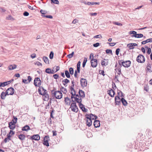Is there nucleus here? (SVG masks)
<instances>
[{
	"mask_svg": "<svg viewBox=\"0 0 152 152\" xmlns=\"http://www.w3.org/2000/svg\"><path fill=\"white\" fill-rule=\"evenodd\" d=\"M43 100L45 101H48L49 98V96L48 94H45V95H43Z\"/></svg>",
	"mask_w": 152,
	"mask_h": 152,
	"instance_id": "nucleus-28",
	"label": "nucleus"
},
{
	"mask_svg": "<svg viewBox=\"0 0 152 152\" xmlns=\"http://www.w3.org/2000/svg\"><path fill=\"white\" fill-rule=\"evenodd\" d=\"M91 66L93 68L96 67L98 65L97 60L96 59H91L90 61Z\"/></svg>",
	"mask_w": 152,
	"mask_h": 152,
	"instance_id": "nucleus-8",
	"label": "nucleus"
},
{
	"mask_svg": "<svg viewBox=\"0 0 152 152\" xmlns=\"http://www.w3.org/2000/svg\"><path fill=\"white\" fill-rule=\"evenodd\" d=\"M58 76V75L57 74H55L53 75V77L55 79H57Z\"/></svg>",
	"mask_w": 152,
	"mask_h": 152,
	"instance_id": "nucleus-61",
	"label": "nucleus"
},
{
	"mask_svg": "<svg viewBox=\"0 0 152 152\" xmlns=\"http://www.w3.org/2000/svg\"><path fill=\"white\" fill-rule=\"evenodd\" d=\"M119 64L120 65L121 64L125 67H128L130 66L131 64V62L130 61H125L119 62Z\"/></svg>",
	"mask_w": 152,
	"mask_h": 152,
	"instance_id": "nucleus-5",
	"label": "nucleus"
},
{
	"mask_svg": "<svg viewBox=\"0 0 152 152\" xmlns=\"http://www.w3.org/2000/svg\"><path fill=\"white\" fill-rule=\"evenodd\" d=\"M19 138L21 140H24L25 138V136L24 134H20L19 135Z\"/></svg>",
	"mask_w": 152,
	"mask_h": 152,
	"instance_id": "nucleus-32",
	"label": "nucleus"
},
{
	"mask_svg": "<svg viewBox=\"0 0 152 152\" xmlns=\"http://www.w3.org/2000/svg\"><path fill=\"white\" fill-rule=\"evenodd\" d=\"M80 83L81 86L83 88L86 87L88 84L87 81L86 79L83 78L81 79Z\"/></svg>",
	"mask_w": 152,
	"mask_h": 152,
	"instance_id": "nucleus-9",
	"label": "nucleus"
},
{
	"mask_svg": "<svg viewBox=\"0 0 152 152\" xmlns=\"http://www.w3.org/2000/svg\"><path fill=\"white\" fill-rule=\"evenodd\" d=\"M43 59L44 61L46 63V64L48 63L49 60L46 57H43Z\"/></svg>",
	"mask_w": 152,
	"mask_h": 152,
	"instance_id": "nucleus-42",
	"label": "nucleus"
},
{
	"mask_svg": "<svg viewBox=\"0 0 152 152\" xmlns=\"http://www.w3.org/2000/svg\"><path fill=\"white\" fill-rule=\"evenodd\" d=\"M115 67H116L115 69L116 77V76H118V75H120L121 74V66L120 65V66H118L117 64H116Z\"/></svg>",
	"mask_w": 152,
	"mask_h": 152,
	"instance_id": "nucleus-6",
	"label": "nucleus"
},
{
	"mask_svg": "<svg viewBox=\"0 0 152 152\" xmlns=\"http://www.w3.org/2000/svg\"><path fill=\"white\" fill-rule=\"evenodd\" d=\"M109 64V60L107 59H104L101 62V64L103 67H104L107 66Z\"/></svg>",
	"mask_w": 152,
	"mask_h": 152,
	"instance_id": "nucleus-14",
	"label": "nucleus"
},
{
	"mask_svg": "<svg viewBox=\"0 0 152 152\" xmlns=\"http://www.w3.org/2000/svg\"><path fill=\"white\" fill-rule=\"evenodd\" d=\"M151 52V49L150 48H148V51H147V53L148 54H150Z\"/></svg>",
	"mask_w": 152,
	"mask_h": 152,
	"instance_id": "nucleus-59",
	"label": "nucleus"
},
{
	"mask_svg": "<svg viewBox=\"0 0 152 152\" xmlns=\"http://www.w3.org/2000/svg\"><path fill=\"white\" fill-rule=\"evenodd\" d=\"M53 52L51 51L50 52V53L49 55V58L50 59H52L53 58Z\"/></svg>",
	"mask_w": 152,
	"mask_h": 152,
	"instance_id": "nucleus-46",
	"label": "nucleus"
},
{
	"mask_svg": "<svg viewBox=\"0 0 152 152\" xmlns=\"http://www.w3.org/2000/svg\"><path fill=\"white\" fill-rule=\"evenodd\" d=\"M69 81L68 79H65L64 80H63L62 81L63 85L65 86L67 83H69Z\"/></svg>",
	"mask_w": 152,
	"mask_h": 152,
	"instance_id": "nucleus-35",
	"label": "nucleus"
},
{
	"mask_svg": "<svg viewBox=\"0 0 152 152\" xmlns=\"http://www.w3.org/2000/svg\"><path fill=\"white\" fill-rule=\"evenodd\" d=\"M87 61V58H84V60L83 63V67H84L86 64Z\"/></svg>",
	"mask_w": 152,
	"mask_h": 152,
	"instance_id": "nucleus-41",
	"label": "nucleus"
},
{
	"mask_svg": "<svg viewBox=\"0 0 152 152\" xmlns=\"http://www.w3.org/2000/svg\"><path fill=\"white\" fill-rule=\"evenodd\" d=\"M79 96L83 99L85 96L84 92L81 90H80L79 91Z\"/></svg>",
	"mask_w": 152,
	"mask_h": 152,
	"instance_id": "nucleus-24",
	"label": "nucleus"
},
{
	"mask_svg": "<svg viewBox=\"0 0 152 152\" xmlns=\"http://www.w3.org/2000/svg\"><path fill=\"white\" fill-rule=\"evenodd\" d=\"M85 120L86 121V125L88 127H90L92 124L91 119L88 117L86 116Z\"/></svg>",
	"mask_w": 152,
	"mask_h": 152,
	"instance_id": "nucleus-15",
	"label": "nucleus"
},
{
	"mask_svg": "<svg viewBox=\"0 0 152 152\" xmlns=\"http://www.w3.org/2000/svg\"><path fill=\"white\" fill-rule=\"evenodd\" d=\"M45 72L49 74H54L55 72L53 70H52L50 68L46 69Z\"/></svg>",
	"mask_w": 152,
	"mask_h": 152,
	"instance_id": "nucleus-26",
	"label": "nucleus"
},
{
	"mask_svg": "<svg viewBox=\"0 0 152 152\" xmlns=\"http://www.w3.org/2000/svg\"><path fill=\"white\" fill-rule=\"evenodd\" d=\"M129 34L130 35L133 34L132 36V37L137 38L142 37L143 36L142 34H137V32L135 31H131L129 32Z\"/></svg>",
	"mask_w": 152,
	"mask_h": 152,
	"instance_id": "nucleus-2",
	"label": "nucleus"
},
{
	"mask_svg": "<svg viewBox=\"0 0 152 152\" xmlns=\"http://www.w3.org/2000/svg\"><path fill=\"white\" fill-rule=\"evenodd\" d=\"M50 140L49 137L48 136H45L44 138V142L43 143L44 145L46 146H49V143L48 141Z\"/></svg>",
	"mask_w": 152,
	"mask_h": 152,
	"instance_id": "nucleus-11",
	"label": "nucleus"
},
{
	"mask_svg": "<svg viewBox=\"0 0 152 152\" xmlns=\"http://www.w3.org/2000/svg\"><path fill=\"white\" fill-rule=\"evenodd\" d=\"M34 64L35 65H37L38 66H42V64L39 61L35 62Z\"/></svg>",
	"mask_w": 152,
	"mask_h": 152,
	"instance_id": "nucleus-44",
	"label": "nucleus"
},
{
	"mask_svg": "<svg viewBox=\"0 0 152 152\" xmlns=\"http://www.w3.org/2000/svg\"><path fill=\"white\" fill-rule=\"evenodd\" d=\"M70 108L71 110L73 112H77L78 111V108L75 103H72Z\"/></svg>",
	"mask_w": 152,
	"mask_h": 152,
	"instance_id": "nucleus-10",
	"label": "nucleus"
},
{
	"mask_svg": "<svg viewBox=\"0 0 152 152\" xmlns=\"http://www.w3.org/2000/svg\"><path fill=\"white\" fill-rule=\"evenodd\" d=\"M15 90L12 87L8 88L6 91L7 95H12L14 93Z\"/></svg>",
	"mask_w": 152,
	"mask_h": 152,
	"instance_id": "nucleus-12",
	"label": "nucleus"
},
{
	"mask_svg": "<svg viewBox=\"0 0 152 152\" xmlns=\"http://www.w3.org/2000/svg\"><path fill=\"white\" fill-rule=\"evenodd\" d=\"M7 95V93L2 92L1 94V98L2 99H4L5 98L6 96Z\"/></svg>",
	"mask_w": 152,
	"mask_h": 152,
	"instance_id": "nucleus-27",
	"label": "nucleus"
},
{
	"mask_svg": "<svg viewBox=\"0 0 152 152\" xmlns=\"http://www.w3.org/2000/svg\"><path fill=\"white\" fill-rule=\"evenodd\" d=\"M93 46L95 47H97L99 46V43L97 42L95 44H93Z\"/></svg>",
	"mask_w": 152,
	"mask_h": 152,
	"instance_id": "nucleus-56",
	"label": "nucleus"
},
{
	"mask_svg": "<svg viewBox=\"0 0 152 152\" xmlns=\"http://www.w3.org/2000/svg\"><path fill=\"white\" fill-rule=\"evenodd\" d=\"M94 125L95 128H97L99 127L100 126L99 121L97 120H95L94 122Z\"/></svg>",
	"mask_w": 152,
	"mask_h": 152,
	"instance_id": "nucleus-21",
	"label": "nucleus"
},
{
	"mask_svg": "<svg viewBox=\"0 0 152 152\" xmlns=\"http://www.w3.org/2000/svg\"><path fill=\"white\" fill-rule=\"evenodd\" d=\"M89 59H91L94 58V55L93 53L91 54L90 56H89Z\"/></svg>",
	"mask_w": 152,
	"mask_h": 152,
	"instance_id": "nucleus-64",
	"label": "nucleus"
},
{
	"mask_svg": "<svg viewBox=\"0 0 152 152\" xmlns=\"http://www.w3.org/2000/svg\"><path fill=\"white\" fill-rule=\"evenodd\" d=\"M94 38H102V37L101 34L97 35L94 36Z\"/></svg>",
	"mask_w": 152,
	"mask_h": 152,
	"instance_id": "nucleus-50",
	"label": "nucleus"
},
{
	"mask_svg": "<svg viewBox=\"0 0 152 152\" xmlns=\"http://www.w3.org/2000/svg\"><path fill=\"white\" fill-rule=\"evenodd\" d=\"M51 2L53 3L54 4H58L59 3V1L58 0H51Z\"/></svg>",
	"mask_w": 152,
	"mask_h": 152,
	"instance_id": "nucleus-43",
	"label": "nucleus"
},
{
	"mask_svg": "<svg viewBox=\"0 0 152 152\" xmlns=\"http://www.w3.org/2000/svg\"><path fill=\"white\" fill-rule=\"evenodd\" d=\"M40 12L42 14H44L47 13V11L45 10H41L40 11Z\"/></svg>",
	"mask_w": 152,
	"mask_h": 152,
	"instance_id": "nucleus-51",
	"label": "nucleus"
},
{
	"mask_svg": "<svg viewBox=\"0 0 152 152\" xmlns=\"http://www.w3.org/2000/svg\"><path fill=\"white\" fill-rule=\"evenodd\" d=\"M30 129V127L28 125H26L24 126L22 128V130L24 131H27L28 130Z\"/></svg>",
	"mask_w": 152,
	"mask_h": 152,
	"instance_id": "nucleus-29",
	"label": "nucleus"
},
{
	"mask_svg": "<svg viewBox=\"0 0 152 152\" xmlns=\"http://www.w3.org/2000/svg\"><path fill=\"white\" fill-rule=\"evenodd\" d=\"M15 132L12 131V130H10V132L7 134V136L11 138V137L15 134Z\"/></svg>",
	"mask_w": 152,
	"mask_h": 152,
	"instance_id": "nucleus-25",
	"label": "nucleus"
},
{
	"mask_svg": "<svg viewBox=\"0 0 152 152\" xmlns=\"http://www.w3.org/2000/svg\"><path fill=\"white\" fill-rule=\"evenodd\" d=\"M78 20L76 19H74L72 22V23L74 24H75L77 23L78 22Z\"/></svg>",
	"mask_w": 152,
	"mask_h": 152,
	"instance_id": "nucleus-57",
	"label": "nucleus"
},
{
	"mask_svg": "<svg viewBox=\"0 0 152 152\" xmlns=\"http://www.w3.org/2000/svg\"><path fill=\"white\" fill-rule=\"evenodd\" d=\"M42 16L43 17H46L47 18H50V19H52L53 18V17L51 15H46V16H45V15H43Z\"/></svg>",
	"mask_w": 152,
	"mask_h": 152,
	"instance_id": "nucleus-55",
	"label": "nucleus"
},
{
	"mask_svg": "<svg viewBox=\"0 0 152 152\" xmlns=\"http://www.w3.org/2000/svg\"><path fill=\"white\" fill-rule=\"evenodd\" d=\"M23 15L25 16H28L29 15V13L27 12H24Z\"/></svg>",
	"mask_w": 152,
	"mask_h": 152,
	"instance_id": "nucleus-63",
	"label": "nucleus"
},
{
	"mask_svg": "<svg viewBox=\"0 0 152 152\" xmlns=\"http://www.w3.org/2000/svg\"><path fill=\"white\" fill-rule=\"evenodd\" d=\"M149 89V86L148 85H146L144 87V90L147 92H148V91Z\"/></svg>",
	"mask_w": 152,
	"mask_h": 152,
	"instance_id": "nucleus-49",
	"label": "nucleus"
},
{
	"mask_svg": "<svg viewBox=\"0 0 152 152\" xmlns=\"http://www.w3.org/2000/svg\"><path fill=\"white\" fill-rule=\"evenodd\" d=\"M147 70L149 72H151V65L150 64H148L147 66Z\"/></svg>",
	"mask_w": 152,
	"mask_h": 152,
	"instance_id": "nucleus-37",
	"label": "nucleus"
},
{
	"mask_svg": "<svg viewBox=\"0 0 152 152\" xmlns=\"http://www.w3.org/2000/svg\"><path fill=\"white\" fill-rule=\"evenodd\" d=\"M32 140H39L40 139V137L38 134H35L33 135L31 138Z\"/></svg>",
	"mask_w": 152,
	"mask_h": 152,
	"instance_id": "nucleus-18",
	"label": "nucleus"
},
{
	"mask_svg": "<svg viewBox=\"0 0 152 152\" xmlns=\"http://www.w3.org/2000/svg\"><path fill=\"white\" fill-rule=\"evenodd\" d=\"M34 84L36 87H40L41 84V81L39 78H35L34 80Z\"/></svg>",
	"mask_w": 152,
	"mask_h": 152,
	"instance_id": "nucleus-7",
	"label": "nucleus"
},
{
	"mask_svg": "<svg viewBox=\"0 0 152 152\" xmlns=\"http://www.w3.org/2000/svg\"><path fill=\"white\" fill-rule=\"evenodd\" d=\"M107 94H109L111 97H113L114 96L115 93L113 90L112 89H111L110 90L107 91Z\"/></svg>",
	"mask_w": 152,
	"mask_h": 152,
	"instance_id": "nucleus-16",
	"label": "nucleus"
},
{
	"mask_svg": "<svg viewBox=\"0 0 152 152\" xmlns=\"http://www.w3.org/2000/svg\"><path fill=\"white\" fill-rule=\"evenodd\" d=\"M127 47L129 48L130 49H132L134 48V47L133 46L132 43L128 44L127 45Z\"/></svg>",
	"mask_w": 152,
	"mask_h": 152,
	"instance_id": "nucleus-39",
	"label": "nucleus"
},
{
	"mask_svg": "<svg viewBox=\"0 0 152 152\" xmlns=\"http://www.w3.org/2000/svg\"><path fill=\"white\" fill-rule=\"evenodd\" d=\"M111 46H114L116 44V43H107Z\"/></svg>",
	"mask_w": 152,
	"mask_h": 152,
	"instance_id": "nucleus-58",
	"label": "nucleus"
},
{
	"mask_svg": "<svg viewBox=\"0 0 152 152\" xmlns=\"http://www.w3.org/2000/svg\"><path fill=\"white\" fill-rule=\"evenodd\" d=\"M106 53H112V51L111 50H110L107 49L106 50Z\"/></svg>",
	"mask_w": 152,
	"mask_h": 152,
	"instance_id": "nucleus-60",
	"label": "nucleus"
},
{
	"mask_svg": "<svg viewBox=\"0 0 152 152\" xmlns=\"http://www.w3.org/2000/svg\"><path fill=\"white\" fill-rule=\"evenodd\" d=\"M69 72L71 75L74 74V71L73 68L70 67L69 69Z\"/></svg>",
	"mask_w": 152,
	"mask_h": 152,
	"instance_id": "nucleus-38",
	"label": "nucleus"
},
{
	"mask_svg": "<svg viewBox=\"0 0 152 152\" xmlns=\"http://www.w3.org/2000/svg\"><path fill=\"white\" fill-rule=\"evenodd\" d=\"M31 56L32 58H34L36 57V54L35 53H33L31 55Z\"/></svg>",
	"mask_w": 152,
	"mask_h": 152,
	"instance_id": "nucleus-62",
	"label": "nucleus"
},
{
	"mask_svg": "<svg viewBox=\"0 0 152 152\" xmlns=\"http://www.w3.org/2000/svg\"><path fill=\"white\" fill-rule=\"evenodd\" d=\"M87 5H94L95 4H99V2H88L86 4Z\"/></svg>",
	"mask_w": 152,
	"mask_h": 152,
	"instance_id": "nucleus-30",
	"label": "nucleus"
},
{
	"mask_svg": "<svg viewBox=\"0 0 152 152\" xmlns=\"http://www.w3.org/2000/svg\"><path fill=\"white\" fill-rule=\"evenodd\" d=\"M65 73L66 76L67 78H69L70 77L69 72L68 70H65Z\"/></svg>",
	"mask_w": 152,
	"mask_h": 152,
	"instance_id": "nucleus-34",
	"label": "nucleus"
},
{
	"mask_svg": "<svg viewBox=\"0 0 152 152\" xmlns=\"http://www.w3.org/2000/svg\"><path fill=\"white\" fill-rule=\"evenodd\" d=\"M121 101L123 104L125 106L127 105V102L125 99L122 98L121 99Z\"/></svg>",
	"mask_w": 152,
	"mask_h": 152,
	"instance_id": "nucleus-31",
	"label": "nucleus"
},
{
	"mask_svg": "<svg viewBox=\"0 0 152 152\" xmlns=\"http://www.w3.org/2000/svg\"><path fill=\"white\" fill-rule=\"evenodd\" d=\"M136 61L139 63H142L145 62V58L143 55L140 54L137 57Z\"/></svg>",
	"mask_w": 152,
	"mask_h": 152,
	"instance_id": "nucleus-4",
	"label": "nucleus"
},
{
	"mask_svg": "<svg viewBox=\"0 0 152 152\" xmlns=\"http://www.w3.org/2000/svg\"><path fill=\"white\" fill-rule=\"evenodd\" d=\"M53 95L56 99H61L63 96L61 91H55L53 93Z\"/></svg>",
	"mask_w": 152,
	"mask_h": 152,
	"instance_id": "nucleus-3",
	"label": "nucleus"
},
{
	"mask_svg": "<svg viewBox=\"0 0 152 152\" xmlns=\"http://www.w3.org/2000/svg\"><path fill=\"white\" fill-rule=\"evenodd\" d=\"M74 53V52H73L71 54L68 55H67V56L69 58H71L73 56Z\"/></svg>",
	"mask_w": 152,
	"mask_h": 152,
	"instance_id": "nucleus-47",
	"label": "nucleus"
},
{
	"mask_svg": "<svg viewBox=\"0 0 152 152\" xmlns=\"http://www.w3.org/2000/svg\"><path fill=\"white\" fill-rule=\"evenodd\" d=\"M115 101L116 104L118 105H119L121 103V99L120 97L117 96L115 97Z\"/></svg>",
	"mask_w": 152,
	"mask_h": 152,
	"instance_id": "nucleus-19",
	"label": "nucleus"
},
{
	"mask_svg": "<svg viewBox=\"0 0 152 152\" xmlns=\"http://www.w3.org/2000/svg\"><path fill=\"white\" fill-rule=\"evenodd\" d=\"M17 67V65L15 64L10 65L8 66V68L9 70H12L16 69Z\"/></svg>",
	"mask_w": 152,
	"mask_h": 152,
	"instance_id": "nucleus-22",
	"label": "nucleus"
},
{
	"mask_svg": "<svg viewBox=\"0 0 152 152\" xmlns=\"http://www.w3.org/2000/svg\"><path fill=\"white\" fill-rule=\"evenodd\" d=\"M38 91L40 94L44 95L45 94L46 90L45 89L42 87H39L38 90Z\"/></svg>",
	"mask_w": 152,
	"mask_h": 152,
	"instance_id": "nucleus-13",
	"label": "nucleus"
},
{
	"mask_svg": "<svg viewBox=\"0 0 152 152\" xmlns=\"http://www.w3.org/2000/svg\"><path fill=\"white\" fill-rule=\"evenodd\" d=\"M6 19L12 20H14L13 18L12 17L11 15H9L8 17H7Z\"/></svg>",
	"mask_w": 152,
	"mask_h": 152,
	"instance_id": "nucleus-48",
	"label": "nucleus"
},
{
	"mask_svg": "<svg viewBox=\"0 0 152 152\" xmlns=\"http://www.w3.org/2000/svg\"><path fill=\"white\" fill-rule=\"evenodd\" d=\"M11 81H8L7 82H5L3 83H2V87H4L6 86L7 85L10 83Z\"/></svg>",
	"mask_w": 152,
	"mask_h": 152,
	"instance_id": "nucleus-33",
	"label": "nucleus"
},
{
	"mask_svg": "<svg viewBox=\"0 0 152 152\" xmlns=\"http://www.w3.org/2000/svg\"><path fill=\"white\" fill-rule=\"evenodd\" d=\"M61 90L63 92H64L65 93H66L67 91L66 89L64 87H62L61 88Z\"/></svg>",
	"mask_w": 152,
	"mask_h": 152,
	"instance_id": "nucleus-52",
	"label": "nucleus"
},
{
	"mask_svg": "<svg viewBox=\"0 0 152 152\" xmlns=\"http://www.w3.org/2000/svg\"><path fill=\"white\" fill-rule=\"evenodd\" d=\"M71 93L72 94V96L75 95V91L74 89V88L72 87H71Z\"/></svg>",
	"mask_w": 152,
	"mask_h": 152,
	"instance_id": "nucleus-36",
	"label": "nucleus"
},
{
	"mask_svg": "<svg viewBox=\"0 0 152 152\" xmlns=\"http://www.w3.org/2000/svg\"><path fill=\"white\" fill-rule=\"evenodd\" d=\"M86 116L90 118L91 119H96L97 118V116L95 115H94L92 114H91L90 115H87Z\"/></svg>",
	"mask_w": 152,
	"mask_h": 152,
	"instance_id": "nucleus-23",
	"label": "nucleus"
},
{
	"mask_svg": "<svg viewBox=\"0 0 152 152\" xmlns=\"http://www.w3.org/2000/svg\"><path fill=\"white\" fill-rule=\"evenodd\" d=\"M11 139L10 138L7 137L5 138L4 140V142L5 143H6L7 142H9L10 140H11Z\"/></svg>",
	"mask_w": 152,
	"mask_h": 152,
	"instance_id": "nucleus-40",
	"label": "nucleus"
},
{
	"mask_svg": "<svg viewBox=\"0 0 152 152\" xmlns=\"http://www.w3.org/2000/svg\"><path fill=\"white\" fill-rule=\"evenodd\" d=\"M64 102L65 104L67 105H69L71 104V100L68 97L65 98Z\"/></svg>",
	"mask_w": 152,
	"mask_h": 152,
	"instance_id": "nucleus-20",
	"label": "nucleus"
},
{
	"mask_svg": "<svg viewBox=\"0 0 152 152\" xmlns=\"http://www.w3.org/2000/svg\"><path fill=\"white\" fill-rule=\"evenodd\" d=\"M14 119L8 124V127L11 130L14 129L15 127V124L17 123V118L13 117Z\"/></svg>",
	"mask_w": 152,
	"mask_h": 152,
	"instance_id": "nucleus-1",
	"label": "nucleus"
},
{
	"mask_svg": "<svg viewBox=\"0 0 152 152\" xmlns=\"http://www.w3.org/2000/svg\"><path fill=\"white\" fill-rule=\"evenodd\" d=\"M113 23L115 25H117L119 26H122V24L118 22H113Z\"/></svg>",
	"mask_w": 152,
	"mask_h": 152,
	"instance_id": "nucleus-45",
	"label": "nucleus"
},
{
	"mask_svg": "<svg viewBox=\"0 0 152 152\" xmlns=\"http://www.w3.org/2000/svg\"><path fill=\"white\" fill-rule=\"evenodd\" d=\"M120 49L119 48H118L115 51V53L116 55H118L119 52H120Z\"/></svg>",
	"mask_w": 152,
	"mask_h": 152,
	"instance_id": "nucleus-53",
	"label": "nucleus"
},
{
	"mask_svg": "<svg viewBox=\"0 0 152 152\" xmlns=\"http://www.w3.org/2000/svg\"><path fill=\"white\" fill-rule=\"evenodd\" d=\"M99 73L100 74H102L103 76H104L105 75V74H104V70H100V71H99Z\"/></svg>",
	"mask_w": 152,
	"mask_h": 152,
	"instance_id": "nucleus-54",
	"label": "nucleus"
},
{
	"mask_svg": "<svg viewBox=\"0 0 152 152\" xmlns=\"http://www.w3.org/2000/svg\"><path fill=\"white\" fill-rule=\"evenodd\" d=\"M82 99L78 95H76L75 97V101L79 103L81 102Z\"/></svg>",
	"mask_w": 152,
	"mask_h": 152,
	"instance_id": "nucleus-17",
	"label": "nucleus"
}]
</instances>
